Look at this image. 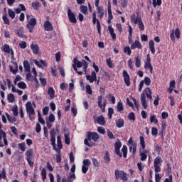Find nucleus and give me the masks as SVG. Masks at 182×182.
Masks as SVG:
<instances>
[{
    "label": "nucleus",
    "instance_id": "nucleus-1",
    "mask_svg": "<svg viewBox=\"0 0 182 182\" xmlns=\"http://www.w3.org/2000/svg\"><path fill=\"white\" fill-rule=\"evenodd\" d=\"M131 22H133L135 25L138 23V28L140 31L144 30V24H143V21H141V18L136 17V15L132 14L131 16Z\"/></svg>",
    "mask_w": 182,
    "mask_h": 182
},
{
    "label": "nucleus",
    "instance_id": "nucleus-2",
    "mask_svg": "<svg viewBox=\"0 0 182 182\" xmlns=\"http://www.w3.org/2000/svg\"><path fill=\"white\" fill-rule=\"evenodd\" d=\"M73 62L74 63L73 65H75L76 68H82V70L86 73L88 66L87 62H86V60H82V62H80L77 58H75Z\"/></svg>",
    "mask_w": 182,
    "mask_h": 182
},
{
    "label": "nucleus",
    "instance_id": "nucleus-3",
    "mask_svg": "<svg viewBox=\"0 0 182 182\" xmlns=\"http://www.w3.org/2000/svg\"><path fill=\"white\" fill-rule=\"evenodd\" d=\"M26 161H28L30 167H33V161H32V160H33V157H35V156L33 155V149H30L27 150L26 151Z\"/></svg>",
    "mask_w": 182,
    "mask_h": 182
},
{
    "label": "nucleus",
    "instance_id": "nucleus-4",
    "mask_svg": "<svg viewBox=\"0 0 182 182\" xmlns=\"http://www.w3.org/2000/svg\"><path fill=\"white\" fill-rule=\"evenodd\" d=\"M115 177L117 180L121 178V180H123V181H127V176H126V173H124L123 171H119L116 169Z\"/></svg>",
    "mask_w": 182,
    "mask_h": 182
},
{
    "label": "nucleus",
    "instance_id": "nucleus-5",
    "mask_svg": "<svg viewBox=\"0 0 182 182\" xmlns=\"http://www.w3.org/2000/svg\"><path fill=\"white\" fill-rule=\"evenodd\" d=\"M102 96H98L97 103L100 109H101L102 112L105 113V112H106V105H107V101L105 100L103 102V105H102Z\"/></svg>",
    "mask_w": 182,
    "mask_h": 182
},
{
    "label": "nucleus",
    "instance_id": "nucleus-6",
    "mask_svg": "<svg viewBox=\"0 0 182 182\" xmlns=\"http://www.w3.org/2000/svg\"><path fill=\"white\" fill-rule=\"evenodd\" d=\"M68 17L71 23H76V22H77V20L76 19V15H75V14L72 12V10L70 9H68Z\"/></svg>",
    "mask_w": 182,
    "mask_h": 182
},
{
    "label": "nucleus",
    "instance_id": "nucleus-7",
    "mask_svg": "<svg viewBox=\"0 0 182 182\" xmlns=\"http://www.w3.org/2000/svg\"><path fill=\"white\" fill-rule=\"evenodd\" d=\"M87 137L89 141H90V140H93V141L96 142L100 139L99 134L96 132H88Z\"/></svg>",
    "mask_w": 182,
    "mask_h": 182
},
{
    "label": "nucleus",
    "instance_id": "nucleus-8",
    "mask_svg": "<svg viewBox=\"0 0 182 182\" xmlns=\"http://www.w3.org/2000/svg\"><path fill=\"white\" fill-rule=\"evenodd\" d=\"M94 120H95V123H97L100 126H105L106 124V120L105 119V117L103 115H100L97 118H96V116H93Z\"/></svg>",
    "mask_w": 182,
    "mask_h": 182
},
{
    "label": "nucleus",
    "instance_id": "nucleus-9",
    "mask_svg": "<svg viewBox=\"0 0 182 182\" xmlns=\"http://www.w3.org/2000/svg\"><path fill=\"white\" fill-rule=\"evenodd\" d=\"M122 147V142L116 141L114 144V151L117 156L122 157V153H120V148Z\"/></svg>",
    "mask_w": 182,
    "mask_h": 182
},
{
    "label": "nucleus",
    "instance_id": "nucleus-10",
    "mask_svg": "<svg viewBox=\"0 0 182 182\" xmlns=\"http://www.w3.org/2000/svg\"><path fill=\"white\" fill-rule=\"evenodd\" d=\"M26 109L28 114H35V109L33 107H32V103L28 102L26 105Z\"/></svg>",
    "mask_w": 182,
    "mask_h": 182
},
{
    "label": "nucleus",
    "instance_id": "nucleus-11",
    "mask_svg": "<svg viewBox=\"0 0 182 182\" xmlns=\"http://www.w3.org/2000/svg\"><path fill=\"white\" fill-rule=\"evenodd\" d=\"M87 80H89L90 83H93V82H96L97 80V77L96 76V73L92 71L91 75H86Z\"/></svg>",
    "mask_w": 182,
    "mask_h": 182
},
{
    "label": "nucleus",
    "instance_id": "nucleus-12",
    "mask_svg": "<svg viewBox=\"0 0 182 182\" xmlns=\"http://www.w3.org/2000/svg\"><path fill=\"white\" fill-rule=\"evenodd\" d=\"M123 77H124V83L127 85V86H130V75H129V73L127 71L124 70L123 71Z\"/></svg>",
    "mask_w": 182,
    "mask_h": 182
},
{
    "label": "nucleus",
    "instance_id": "nucleus-13",
    "mask_svg": "<svg viewBox=\"0 0 182 182\" xmlns=\"http://www.w3.org/2000/svg\"><path fill=\"white\" fill-rule=\"evenodd\" d=\"M63 132H64L65 143V144H68V146H69V144H70V138L69 137V130L64 129Z\"/></svg>",
    "mask_w": 182,
    "mask_h": 182
},
{
    "label": "nucleus",
    "instance_id": "nucleus-14",
    "mask_svg": "<svg viewBox=\"0 0 182 182\" xmlns=\"http://www.w3.org/2000/svg\"><path fill=\"white\" fill-rule=\"evenodd\" d=\"M143 46H141V43L139 41H135L132 45H131V49H141Z\"/></svg>",
    "mask_w": 182,
    "mask_h": 182
},
{
    "label": "nucleus",
    "instance_id": "nucleus-15",
    "mask_svg": "<svg viewBox=\"0 0 182 182\" xmlns=\"http://www.w3.org/2000/svg\"><path fill=\"white\" fill-rule=\"evenodd\" d=\"M141 102L144 109H147V102L146 101V94L144 92H142L141 94Z\"/></svg>",
    "mask_w": 182,
    "mask_h": 182
},
{
    "label": "nucleus",
    "instance_id": "nucleus-16",
    "mask_svg": "<svg viewBox=\"0 0 182 182\" xmlns=\"http://www.w3.org/2000/svg\"><path fill=\"white\" fill-rule=\"evenodd\" d=\"M4 50L6 53L12 55L14 56V50H12V48H11V47H9V45L5 44L4 46Z\"/></svg>",
    "mask_w": 182,
    "mask_h": 182
},
{
    "label": "nucleus",
    "instance_id": "nucleus-17",
    "mask_svg": "<svg viewBox=\"0 0 182 182\" xmlns=\"http://www.w3.org/2000/svg\"><path fill=\"white\" fill-rule=\"evenodd\" d=\"M48 95H49V99L50 100H52L53 99H55V90L52 87H48Z\"/></svg>",
    "mask_w": 182,
    "mask_h": 182
},
{
    "label": "nucleus",
    "instance_id": "nucleus-18",
    "mask_svg": "<svg viewBox=\"0 0 182 182\" xmlns=\"http://www.w3.org/2000/svg\"><path fill=\"white\" fill-rule=\"evenodd\" d=\"M97 11L98 14V18H100V19H103L105 16V9L103 7H98V9H97Z\"/></svg>",
    "mask_w": 182,
    "mask_h": 182
},
{
    "label": "nucleus",
    "instance_id": "nucleus-19",
    "mask_svg": "<svg viewBox=\"0 0 182 182\" xmlns=\"http://www.w3.org/2000/svg\"><path fill=\"white\" fill-rule=\"evenodd\" d=\"M30 48L33 52V53H34V55H38V52H39V46L38 45H35L33 43H32L30 46Z\"/></svg>",
    "mask_w": 182,
    "mask_h": 182
},
{
    "label": "nucleus",
    "instance_id": "nucleus-20",
    "mask_svg": "<svg viewBox=\"0 0 182 182\" xmlns=\"http://www.w3.org/2000/svg\"><path fill=\"white\" fill-rule=\"evenodd\" d=\"M44 29H46L48 31H52V29H53V26H52V23H50V22H49V21H46L44 23Z\"/></svg>",
    "mask_w": 182,
    "mask_h": 182
},
{
    "label": "nucleus",
    "instance_id": "nucleus-21",
    "mask_svg": "<svg viewBox=\"0 0 182 182\" xmlns=\"http://www.w3.org/2000/svg\"><path fill=\"white\" fill-rule=\"evenodd\" d=\"M16 33L19 38L25 37V31H23V27H21L18 30H16Z\"/></svg>",
    "mask_w": 182,
    "mask_h": 182
},
{
    "label": "nucleus",
    "instance_id": "nucleus-22",
    "mask_svg": "<svg viewBox=\"0 0 182 182\" xmlns=\"http://www.w3.org/2000/svg\"><path fill=\"white\" fill-rule=\"evenodd\" d=\"M143 93L146 94V96L148 99H150L151 100L153 99V97L151 96V90L150 89V87H146Z\"/></svg>",
    "mask_w": 182,
    "mask_h": 182
},
{
    "label": "nucleus",
    "instance_id": "nucleus-23",
    "mask_svg": "<svg viewBox=\"0 0 182 182\" xmlns=\"http://www.w3.org/2000/svg\"><path fill=\"white\" fill-rule=\"evenodd\" d=\"M149 49L153 55L156 53V48H154V41L153 40H150L149 43Z\"/></svg>",
    "mask_w": 182,
    "mask_h": 182
},
{
    "label": "nucleus",
    "instance_id": "nucleus-24",
    "mask_svg": "<svg viewBox=\"0 0 182 182\" xmlns=\"http://www.w3.org/2000/svg\"><path fill=\"white\" fill-rule=\"evenodd\" d=\"M9 69L10 72H11L13 75H16V73H18V64L15 63L14 67H12V65H10Z\"/></svg>",
    "mask_w": 182,
    "mask_h": 182
},
{
    "label": "nucleus",
    "instance_id": "nucleus-25",
    "mask_svg": "<svg viewBox=\"0 0 182 182\" xmlns=\"http://www.w3.org/2000/svg\"><path fill=\"white\" fill-rule=\"evenodd\" d=\"M23 68L25 72H31V65L29 64V61H28V60H24Z\"/></svg>",
    "mask_w": 182,
    "mask_h": 182
},
{
    "label": "nucleus",
    "instance_id": "nucleus-26",
    "mask_svg": "<svg viewBox=\"0 0 182 182\" xmlns=\"http://www.w3.org/2000/svg\"><path fill=\"white\" fill-rule=\"evenodd\" d=\"M116 126L118 129H122L124 126V120L123 119H119L116 121Z\"/></svg>",
    "mask_w": 182,
    "mask_h": 182
},
{
    "label": "nucleus",
    "instance_id": "nucleus-27",
    "mask_svg": "<svg viewBox=\"0 0 182 182\" xmlns=\"http://www.w3.org/2000/svg\"><path fill=\"white\" fill-rule=\"evenodd\" d=\"M160 163H163V159L160 156H156L154 161V166H161Z\"/></svg>",
    "mask_w": 182,
    "mask_h": 182
},
{
    "label": "nucleus",
    "instance_id": "nucleus-28",
    "mask_svg": "<svg viewBox=\"0 0 182 182\" xmlns=\"http://www.w3.org/2000/svg\"><path fill=\"white\" fill-rule=\"evenodd\" d=\"M6 116L7 119L9 122V123H15V122H16V118L9 115V114H8V112H6Z\"/></svg>",
    "mask_w": 182,
    "mask_h": 182
},
{
    "label": "nucleus",
    "instance_id": "nucleus-29",
    "mask_svg": "<svg viewBox=\"0 0 182 182\" xmlns=\"http://www.w3.org/2000/svg\"><path fill=\"white\" fill-rule=\"evenodd\" d=\"M135 59V66L136 68H140L141 64V58L140 57L136 56L134 58Z\"/></svg>",
    "mask_w": 182,
    "mask_h": 182
},
{
    "label": "nucleus",
    "instance_id": "nucleus-30",
    "mask_svg": "<svg viewBox=\"0 0 182 182\" xmlns=\"http://www.w3.org/2000/svg\"><path fill=\"white\" fill-rule=\"evenodd\" d=\"M129 28V36H128V42L129 43H132V33H133V28H132V26H128Z\"/></svg>",
    "mask_w": 182,
    "mask_h": 182
},
{
    "label": "nucleus",
    "instance_id": "nucleus-31",
    "mask_svg": "<svg viewBox=\"0 0 182 182\" xmlns=\"http://www.w3.org/2000/svg\"><path fill=\"white\" fill-rule=\"evenodd\" d=\"M108 31L112 36V38L116 39V33H114V30L112 28V26H108Z\"/></svg>",
    "mask_w": 182,
    "mask_h": 182
},
{
    "label": "nucleus",
    "instance_id": "nucleus-32",
    "mask_svg": "<svg viewBox=\"0 0 182 182\" xmlns=\"http://www.w3.org/2000/svg\"><path fill=\"white\" fill-rule=\"evenodd\" d=\"M26 25L28 26H35V25H36V19L35 18H31Z\"/></svg>",
    "mask_w": 182,
    "mask_h": 182
},
{
    "label": "nucleus",
    "instance_id": "nucleus-33",
    "mask_svg": "<svg viewBox=\"0 0 182 182\" xmlns=\"http://www.w3.org/2000/svg\"><path fill=\"white\" fill-rule=\"evenodd\" d=\"M7 99L9 103H14V102H15V96L14 95V94H9L7 95Z\"/></svg>",
    "mask_w": 182,
    "mask_h": 182
},
{
    "label": "nucleus",
    "instance_id": "nucleus-34",
    "mask_svg": "<svg viewBox=\"0 0 182 182\" xmlns=\"http://www.w3.org/2000/svg\"><path fill=\"white\" fill-rule=\"evenodd\" d=\"M144 69H149L150 73H153V66L151 65V63H145Z\"/></svg>",
    "mask_w": 182,
    "mask_h": 182
},
{
    "label": "nucleus",
    "instance_id": "nucleus-35",
    "mask_svg": "<svg viewBox=\"0 0 182 182\" xmlns=\"http://www.w3.org/2000/svg\"><path fill=\"white\" fill-rule=\"evenodd\" d=\"M117 112H123L124 110V107L123 106V103L119 102L117 105Z\"/></svg>",
    "mask_w": 182,
    "mask_h": 182
},
{
    "label": "nucleus",
    "instance_id": "nucleus-36",
    "mask_svg": "<svg viewBox=\"0 0 182 182\" xmlns=\"http://www.w3.org/2000/svg\"><path fill=\"white\" fill-rule=\"evenodd\" d=\"M139 140H140V144L142 148V150H144V149H146V141H144V137L140 136Z\"/></svg>",
    "mask_w": 182,
    "mask_h": 182
},
{
    "label": "nucleus",
    "instance_id": "nucleus-37",
    "mask_svg": "<svg viewBox=\"0 0 182 182\" xmlns=\"http://www.w3.org/2000/svg\"><path fill=\"white\" fill-rule=\"evenodd\" d=\"M18 146L21 151L23 152L26 150V144H25V142L18 144Z\"/></svg>",
    "mask_w": 182,
    "mask_h": 182
},
{
    "label": "nucleus",
    "instance_id": "nucleus-38",
    "mask_svg": "<svg viewBox=\"0 0 182 182\" xmlns=\"http://www.w3.org/2000/svg\"><path fill=\"white\" fill-rule=\"evenodd\" d=\"M136 149H137V144L136 143H134V144L129 146V151H132L133 154L136 153Z\"/></svg>",
    "mask_w": 182,
    "mask_h": 182
},
{
    "label": "nucleus",
    "instance_id": "nucleus-39",
    "mask_svg": "<svg viewBox=\"0 0 182 182\" xmlns=\"http://www.w3.org/2000/svg\"><path fill=\"white\" fill-rule=\"evenodd\" d=\"M104 161L105 163H110V156H109V151L105 152V155L104 156Z\"/></svg>",
    "mask_w": 182,
    "mask_h": 182
},
{
    "label": "nucleus",
    "instance_id": "nucleus-40",
    "mask_svg": "<svg viewBox=\"0 0 182 182\" xmlns=\"http://www.w3.org/2000/svg\"><path fill=\"white\" fill-rule=\"evenodd\" d=\"M119 4H120L122 8H127V4H129V1L127 0H119Z\"/></svg>",
    "mask_w": 182,
    "mask_h": 182
},
{
    "label": "nucleus",
    "instance_id": "nucleus-41",
    "mask_svg": "<svg viewBox=\"0 0 182 182\" xmlns=\"http://www.w3.org/2000/svg\"><path fill=\"white\" fill-rule=\"evenodd\" d=\"M8 14L11 19H15V11H14V10L9 9Z\"/></svg>",
    "mask_w": 182,
    "mask_h": 182
},
{
    "label": "nucleus",
    "instance_id": "nucleus-42",
    "mask_svg": "<svg viewBox=\"0 0 182 182\" xmlns=\"http://www.w3.org/2000/svg\"><path fill=\"white\" fill-rule=\"evenodd\" d=\"M57 146H58V149H62V147H63V145H62V139H61V138H60V136H57Z\"/></svg>",
    "mask_w": 182,
    "mask_h": 182
},
{
    "label": "nucleus",
    "instance_id": "nucleus-43",
    "mask_svg": "<svg viewBox=\"0 0 182 182\" xmlns=\"http://www.w3.org/2000/svg\"><path fill=\"white\" fill-rule=\"evenodd\" d=\"M41 176L43 181H45L46 180V168H43L41 170Z\"/></svg>",
    "mask_w": 182,
    "mask_h": 182
},
{
    "label": "nucleus",
    "instance_id": "nucleus-44",
    "mask_svg": "<svg viewBox=\"0 0 182 182\" xmlns=\"http://www.w3.org/2000/svg\"><path fill=\"white\" fill-rule=\"evenodd\" d=\"M122 151L123 153V156L126 159V157H127V146L126 145L122 146Z\"/></svg>",
    "mask_w": 182,
    "mask_h": 182
},
{
    "label": "nucleus",
    "instance_id": "nucleus-45",
    "mask_svg": "<svg viewBox=\"0 0 182 182\" xmlns=\"http://www.w3.org/2000/svg\"><path fill=\"white\" fill-rule=\"evenodd\" d=\"M11 111L13 112L14 116L16 117V116H18V105H14L12 107Z\"/></svg>",
    "mask_w": 182,
    "mask_h": 182
},
{
    "label": "nucleus",
    "instance_id": "nucleus-46",
    "mask_svg": "<svg viewBox=\"0 0 182 182\" xmlns=\"http://www.w3.org/2000/svg\"><path fill=\"white\" fill-rule=\"evenodd\" d=\"M124 53H127V55L129 56H130L132 55V50L130 49V47L129 46H126L124 47Z\"/></svg>",
    "mask_w": 182,
    "mask_h": 182
},
{
    "label": "nucleus",
    "instance_id": "nucleus-47",
    "mask_svg": "<svg viewBox=\"0 0 182 182\" xmlns=\"http://www.w3.org/2000/svg\"><path fill=\"white\" fill-rule=\"evenodd\" d=\"M80 12L86 15L87 14V6H80Z\"/></svg>",
    "mask_w": 182,
    "mask_h": 182
},
{
    "label": "nucleus",
    "instance_id": "nucleus-48",
    "mask_svg": "<svg viewBox=\"0 0 182 182\" xmlns=\"http://www.w3.org/2000/svg\"><path fill=\"white\" fill-rule=\"evenodd\" d=\"M38 117L39 123H41V124H45V119L42 118V115L41 114V112L39 111L38 112Z\"/></svg>",
    "mask_w": 182,
    "mask_h": 182
},
{
    "label": "nucleus",
    "instance_id": "nucleus-49",
    "mask_svg": "<svg viewBox=\"0 0 182 182\" xmlns=\"http://www.w3.org/2000/svg\"><path fill=\"white\" fill-rule=\"evenodd\" d=\"M50 137H51V139H50L51 146H53L54 150H56L55 149V147H56V139L55 138V136H50Z\"/></svg>",
    "mask_w": 182,
    "mask_h": 182
},
{
    "label": "nucleus",
    "instance_id": "nucleus-50",
    "mask_svg": "<svg viewBox=\"0 0 182 182\" xmlns=\"http://www.w3.org/2000/svg\"><path fill=\"white\" fill-rule=\"evenodd\" d=\"M128 119L129 120H132L133 122H134V120H136V115H134V112H130L128 114Z\"/></svg>",
    "mask_w": 182,
    "mask_h": 182
},
{
    "label": "nucleus",
    "instance_id": "nucleus-51",
    "mask_svg": "<svg viewBox=\"0 0 182 182\" xmlns=\"http://www.w3.org/2000/svg\"><path fill=\"white\" fill-rule=\"evenodd\" d=\"M86 92L88 95H92L93 91L92 90V87H90V85H87L85 86Z\"/></svg>",
    "mask_w": 182,
    "mask_h": 182
},
{
    "label": "nucleus",
    "instance_id": "nucleus-52",
    "mask_svg": "<svg viewBox=\"0 0 182 182\" xmlns=\"http://www.w3.org/2000/svg\"><path fill=\"white\" fill-rule=\"evenodd\" d=\"M150 122L156 124L159 123V119H157L155 115H151L150 117Z\"/></svg>",
    "mask_w": 182,
    "mask_h": 182
},
{
    "label": "nucleus",
    "instance_id": "nucleus-53",
    "mask_svg": "<svg viewBox=\"0 0 182 182\" xmlns=\"http://www.w3.org/2000/svg\"><path fill=\"white\" fill-rule=\"evenodd\" d=\"M144 83H145L146 86H150V83H151V80H150L149 77H145L144 80Z\"/></svg>",
    "mask_w": 182,
    "mask_h": 182
},
{
    "label": "nucleus",
    "instance_id": "nucleus-54",
    "mask_svg": "<svg viewBox=\"0 0 182 182\" xmlns=\"http://www.w3.org/2000/svg\"><path fill=\"white\" fill-rule=\"evenodd\" d=\"M18 87L20 89H26V84L23 82H20L17 84Z\"/></svg>",
    "mask_w": 182,
    "mask_h": 182
},
{
    "label": "nucleus",
    "instance_id": "nucleus-55",
    "mask_svg": "<svg viewBox=\"0 0 182 182\" xmlns=\"http://www.w3.org/2000/svg\"><path fill=\"white\" fill-rule=\"evenodd\" d=\"M97 21H99V19H97L96 18V11H94V13L92 14V23H93V25L96 24V22H97Z\"/></svg>",
    "mask_w": 182,
    "mask_h": 182
},
{
    "label": "nucleus",
    "instance_id": "nucleus-56",
    "mask_svg": "<svg viewBox=\"0 0 182 182\" xmlns=\"http://www.w3.org/2000/svg\"><path fill=\"white\" fill-rule=\"evenodd\" d=\"M114 113V110L113 109V108L109 107L108 109V117H109V119H112V116L113 115Z\"/></svg>",
    "mask_w": 182,
    "mask_h": 182
},
{
    "label": "nucleus",
    "instance_id": "nucleus-57",
    "mask_svg": "<svg viewBox=\"0 0 182 182\" xmlns=\"http://www.w3.org/2000/svg\"><path fill=\"white\" fill-rule=\"evenodd\" d=\"M141 161H144L147 159V154L144 152L140 153Z\"/></svg>",
    "mask_w": 182,
    "mask_h": 182
},
{
    "label": "nucleus",
    "instance_id": "nucleus-58",
    "mask_svg": "<svg viewBox=\"0 0 182 182\" xmlns=\"http://www.w3.org/2000/svg\"><path fill=\"white\" fill-rule=\"evenodd\" d=\"M92 164V162L89 159H84L82 162V166H85L87 167H89V165Z\"/></svg>",
    "mask_w": 182,
    "mask_h": 182
},
{
    "label": "nucleus",
    "instance_id": "nucleus-59",
    "mask_svg": "<svg viewBox=\"0 0 182 182\" xmlns=\"http://www.w3.org/2000/svg\"><path fill=\"white\" fill-rule=\"evenodd\" d=\"M48 122L50 123H53L55 122V115L53 114H50L48 116Z\"/></svg>",
    "mask_w": 182,
    "mask_h": 182
},
{
    "label": "nucleus",
    "instance_id": "nucleus-60",
    "mask_svg": "<svg viewBox=\"0 0 182 182\" xmlns=\"http://www.w3.org/2000/svg\"><path fill=\"white\" fill-rule=\"evenodd\" d=\"M106 63L109 68H113V63H112V59L107 58L106 60Z\"/></svg>",
    "mask_w": 182,
    "mask_h": 182
},
{
    "label": "nucleus",
    "instance_id": "nucleus-61",
    "mask_svg": "<svg viewBox=\"0 0 182 182\" xmlns=\"http://www.w3.org/2000/svg\"><path fill=\"white\" fill-rule=\"evenodd\" d=\"M161 165H154L155 173H160L161 171Z\"/></svg>",
    "mask_w": 182,
    "mask_h": 182
},
{
    "label": "nucleus",
    "instance_id": "nucleus-62",
    "mask_svg": "<svg viewBox=\"0 0 182 182\" xmlns=\"http://www.w3.org/2000/svg\"><path fill=\"white\" fill-rule=\"evenodd\" d=\"M97 132L100 134H105L106 133V130L105 129V128H103L102 127H100L97 128Z\"/></svg>",
    "mask_w": 182,
    "mask_h": 182
},
{
    "label": "nucleus",
    "instance_id": "nucleus-63",
    "mask_svg": "<svg viewBox=\"0 0 182 182\" xmlns=\"http://www.w3.org/2000/svg\"><path fill=\"white\" fill-rule=\"evenodd\" d=\"M32 6L33 8V9H39V2L38 1H35L32 3Z\"/></svg>",
    "mask_w": 182,
    "mask_h": 182
},
{
    "label": "nucleus",
    "instance_id": "nucleus-64",
    "mask_svg": "<svg viewBox=\"0 0 182 182\" xmlns=\"http://www.w3.org/2000/svg\"><path fill=\"white\" fill-rule=\"evenodd\" d=\"M19 46L21 49H26V42L25 41H20Z\"/></svg>",
    "mask_w": 182,
    "mask_h": 182
}]
</instances>
